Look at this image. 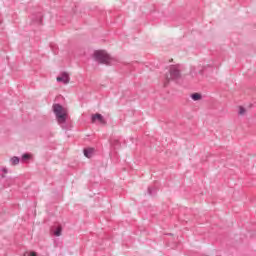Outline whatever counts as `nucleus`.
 I'll use <instances>...</instances> for the list:
<instances>
[{
    "instance_id": "nucleus-1",
    "label": "nucleus",
    "mask_w": 256,
    "mask_h": 256,
    "mask_svg": "<svg viewBox=\"0 0 256 256\" xmlns=\"http://www.w3.org/2000/svg\"><path fill=\"white\" fill-rule=\"evenodd\" d=\"M94 59L95 61H98V63H102L103 65H109L113 61V58L107 52L103 50H98L94 53Z\"/></svg>"
},
{
    "instance_id": "nucleus-2",
    "label": "nucleus",
    "mask_w": 256,
    "mask_h": 256,
    "mask_svg": "<svg viewBox=\"0 0 256 256\" xmlns=\"http://www.w3.org/2000/svg\"><path fill=\"white\" fill-rule=\"evenodd\" d=\"M53 109L58 123H65V121H67V109L59 104L54 105Z\"/></svg>"
},
{
    "instance_id": "nucleus-3",
    "label": "nucleus",
    "mask_w": 256,
    "mask_h": 256,
    "mask_svg": "<svg viewBox=\"0 0 256 256\" xmlns=\"http://www.w3.org/2000/svg\"><path fill=\"white\" fill-rule=\"evenodd\" d=\"M181 77V72L175 66H171L168 73H166L167 81H172L173 79H179Z\"/></svg>"
},
{
    "instance_id": "nucleus-4",
    "label": "nucleus",
    "mask_w": 256,
    "mask_h": 256,
    "mask_svg": "<svg viewBox=\"0 0 256 256\" xmlns=\"http://www.w3.org/2000/svg\"><path fill=\"white\" fill-rule=\"evenodd\" d=\"M56 81H58V83H64V85H69L71 77H69V73L63 72L60 76L56 78Z\"/></svg>"
},
{
    "instance_id": "nucleus-5",
    "label": "nucleus",
    "mask_w": 256,
    "mask_h": 256,
    "mask_svg": "<svg viewBox=\"0 0 256 256\" xmlns=\"http://www.w3.org/2000/svg\"><path fill=\"white\" fill-rule=\"evenodd\" d=\"M95 121H99L101 125H105V119H103V115L101 114H95L92 116V123H95Z\"/></svg>"
},
{
    "instance_id": "nucleus-6",
    "label": "nucleus",
    "mask_w": 256,
    "mask_h": 256,
    "mask_svg": "<svg viewBox=\"0 0 256 256\" xmlns=\"http://www.w3.org/2000/svg\"><path fill=\"white\" fill-rule=\"evenodd\" d=\"M93 153H95V150L93 148H88L84 150V155L88 159H91V157H93Z\"/></svg>"
},
{
    "instance_id": "nucleus-7",
    "label": "nucleus",
    "mask_w": 256,
    "mask_h": 256,
    "mask_svg": "<svg viewBox=\"0 0 256 256\" xmlns=\"http://www.w3.org/2000/svg\"><path fill=\"white\" fill-rule=\"evenodd\" d=\"M191 99L193 101H201V99H203V96L201 94H199V93H193L191 95Z\"/></svg>"
},
{
    "instance_id": "nucleus-8",
    "label": "nucleus",
    "mask_w": 256,
    "mask_h": 256,
    "mask_svg": "<svg viewBox=\"0 0 256 256\" xmlns=\"http://www.w3.org/2000/svg\"><path fill=\"white\" fill-rule=\"evenodd\" d=\"M62 231H63V228H62L61 226H58V227L56 228V230L54 231V235H55L56 237H61Z\"/></svg>"
},
{
    "instance_id": "nucleus-9",
    "label": "nucleus",
    "mask_w": 256,
    "mask_h": 256,
    "mask_svg": "<svg viewBox=\"0 0 256 256\" xmlns=\"http://www.w3.org/2000/svg\"><path fill=\"white\" fill-rule=\"evenodd\" d=\"M12 165H19V157L14 156L11 158Z\"/></svg>"
},
{
    "instance_id": "nucleus-10",
    "label": "nucleus",
    "mask_w": 256,
    "mask_h": 256,
    "mask_svg": "<svg viewBox=\"0 0 256 256\" xmlns=\"http://www.w3.org/2000/svg\"><path fill=\"white\" fill-rule=\"evenodd\" d=\"M238 113H239V115H245L247 113V110L245 108H243V106H240L238 108Z\"/></svg>"
},
{
    "instance_id": "nucleus-11",
    "label": "nucleus",
    "mask_w": 256,
    "mask_h": 256,
    "mask_svg": "<svg viewBox=\"0 0 256 256\" xmlns=\"http://www.w3.org/2000/svg\"><path fill=\"white\" fill-rule=\"evenodd\" d=\"M23 161H26V159H31V154H24L22 155Z\"/></svg>"
},
{
    "instance_id": "nucleus-12",
    "label": "nucleus",
    "mask_w": 256,
    "mask_h": 256,
    "mask_svg": "<svg viewBox=\"0 0 256 256\" xmlns=\"http://www.w3.org/2000/svg\"><path fill=\"white\" fill-rule=\"evenodd\" d=\"M30 256H37V253L31 252V253H30Z\"/></svg>"
}]
</instances>
